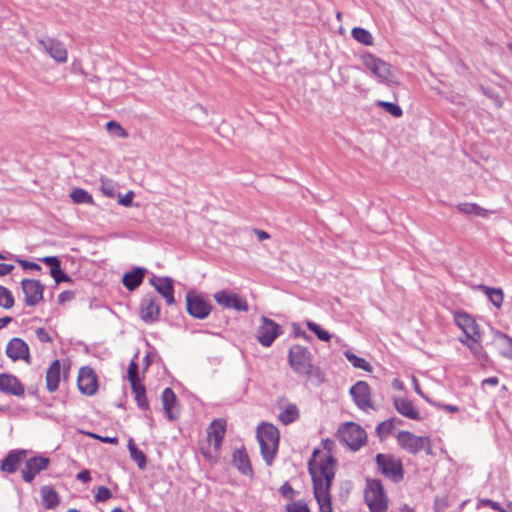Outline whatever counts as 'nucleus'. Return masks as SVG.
Instances as JSON below:
<instances>
[{"label": "nucleus", "instance_id": "f257e3e1", "mask_svg": "<svg viewBox=\"0 0 512 512\" xmlns=\"http://www.w3.org/2000/svg\"><path fill=\"white\" fill-rule=\"evenodd\" d=\"M331 441H323L324 449H315L308 463L312 479L314 497L320 512H332L330 488L336 471V461L329 449Z\"/></svg>", "mask_w": 512, "mask_h": 512}, {"label": "nucleus", "instance_id": "f03ea898", "mask_svg": "<svg viewBox=\"0 0 512 512\" xmlns=\"http://www.w3.org/2000/svg\"><path fill=\"white\" fill-rule=\"evenodd\" d=\"M360 60L365 69L369 71L379 83L386 85L398 83L397 73L388 62L369 52L361 54Z\"/></svg>", "mask_w": 512, "mask_h": 512}, {"label": "nucleus", "instance_id": "7ed1b4c3", "mask_svg": "<svg viewBox=\"0 0 512 512\" xmlns=\"http://www.w3.org/2000/svg\"><path fill=\"white\" fill-rule=\"evenodd\" d=\"M261 455L268 466L272 465L279 445V431L272 424H262L257 429Z\"/></svg>", "mask_w": 512, "mask_h": 512}, {"label": "nucleus", "instance_id": "20e7f679", "mask_svg": "<svg viewBox=\"0 0 512 512\" xmlns=\"http://www.w3.org/2000/svg\"><path fill=\"white\" fill-rule=\"evenodd\" d=\"M364 500L371 512H386L388 497L379 480L368 479L364 489Z\"/></svg>", "mask_w": 512, "mask_h": 512}, {"label": "nucleus", "instance_id": "39448f33", "mask_svg": "<svg viewBox=\"0 0 512 512\" xmlns=\"http://www.w3.org/2000/svg\"><path fill=\"white\" fill-rule=\"evenodd\" d=\"M226 432V422L223 419H215L207 429L208 448H201L202 454L210 462L216 461L217 453L221 447Z\"/></svg>", "mask_w": 512, "mask_h": 512}, {"label": "nucleus", "instance_id": "423d86ee", "mask_svg": "<svg viewBox=\"0 0 512 512\" xmlns=\"http://www.w3.org/2000/svg\"><path fill=\"white\" fill-rule=\"evenodd\" d=\"M397 442L403 450L412 455L422 450L427 455L432 454L431 440L427 436H417L409 431H400L397 435Z\"/></svg>", "mask_w": 512, "mask_h": 512}, {"label": "nucleus", "instance_id": "0eeeda50", "mask_svg": "<svg viewBox=\"0 0 512 512\" xmlns=\"http://www.w3.org/2000/svg\"><path fill=\"white\" fill-rule=\"evenodd\" d=\"M376 462L379 470L385 477L393 482H399L403 479L404 471L400 459L389 454H378Z\"/></svg>", "mask_w": 512, "mask_h": 512}, {"label": "nucleus", "instance_id": "6e6552de", "mask_svg": "<svg viewBox=\"0 0 512 512\" xmlns=\"http://www.w3.org/2000/svg\"><path fill=\"white\" fill-rule=\"evenodd\" d=\"M338 433L340 439L352 450H358L366 442V432L354 422L342 425Z\"/></svg>", "mask_w": 512, "mask_h": 512}, {"label": "nucleus", "instance_id": "1a4fd4ad", "mask_svg": "<svg viewBox=\"0 0 512 512\" xmlns=\"http://www.w3.org/2000/svg\"><path fill=\"white\" fill-rule=\"evenodd\" d=\"M289 363L298 374H309L312 370L311 354L301 345H294L289 350Z\"/></svg>", "mask_w": 512, "mask_h": 512}, {"label": "nucleus", "instance_id": "9d476101", "mask_svg": "<svg viewBox=\"0 0 512 512\" xmlns=\"http://www.w3.org/2000/svg\"><path fill=\"white\" fill-rule=\"evenodd\" d=\"M37 43L39 48L49 55L56 63L62 64L67 62L68 52L61 41L48 36H43L38 38Z\"/></svg>", "mask_w": 512, "mask_h": 512}, {"label": "nucleus", "instance_id": "9b49d317", "mask_svg": "<svg viewBox=\"0 0 512 512\" xmlns=\"http://www.w3.org/2000/svg\"><path fill=\"white\" fill-rule=\"evenodd\" d=\"M187 312L194 318L205 319L211 313V304L195 291H189L186 294Z\"/></svg>", "mask_w": 512, "mask_h": 512}, {"label": "nucleus", "instance_id": "f8f14e48", "mask_svg": "<svg viewBox=\"0 0 512 512\" xmlns=\"http://www.w3.org/2000/svg\"><path fill=\"white\" fill-rule=\"evenodd\" d=\"M454 321L456 325L463 331L465 337L470 340H477L482 338L480 326L473 316L466 312H456L454 314Z\"/></svg>", "mask_w": 512, "mask_h": 512}, {"label": "nucleus", "instance_id": "ddd939ff", "mask_svg": "<svg viewBox=\"0 0 512 512\" xmlns=\"http://www.w3.org/2000/svg\"><path fill=\"white\" fill-rule=\"evenodd\" d=\"M280 326L273 320L262 317L261 325L256 331V338L265 347L272 345L274 340L281 334Z\"/></svg>", "mask_w": 512, "mask_h": 512}, {"label": "nucleus", "instance_id": "4468645a", "mask_svg": "<svg viewBox=\"0 0 512 512\" xmlns=\"http://www.w3.org/2000/svg\"><path fill=\"white\" fill-rule=\"evenodd\" d=\"M214 300L222 307L227 309H234L236 311H248V304L244 298L237 295L236 293L221 290L216 292Z\"/></svg>", "mask_w": 512, "mask_h": 512}, {"label": "nucleus", "instance_id": "2eb2a0df", "mask_svg": "<svg viewBox=\"0 0 512 512\" xmlns=\"http://www.w3.org/2000/svg\"><path fill=\"white\" fill-rule=\"evenodd\" d=\"M21 288L25 295V303L28 306H36L43 299L44 285L33 279H23Z\"/></svg>", "mask_w": 512, "mask_h": 512}, {"label": "nucleus", "instance_id": "dca6fc26", "mask_svg": "<svg viewBox=\"0 0 512 512\" xmlns=\"http://www.w3.org/2000/svg\"><path fill=\"white\" fill-rule=\"evenodd\" d=\"M350 394L356 406L364 411L373 409L370 387L365 381H358L350 388Z\"/></svg>", "mask_w": 512, "mask_h": 512}, {"label": "nucleus", "instance_id": "f3484780", "mask_svg": "<svg viewBox=\"0 0 512 512\" xmlns=\"http://www.w3.org/2000/svg\"><path fill=\"white\" fill-rule=\"evenodd\" d=\"M77 382L83 394L90 396L97 390V377L90 367H82L80 369Z\"/></svg>", "mask_w": 512, "mask_h": 512}, {"label": "nucleus", "instance_id": "a211bd4d", "mask_svg": "<svg viewBox=\"0 0 512 512\" xmlns=\"http://www.w3.org/2000/svg\"><path fill=\"white\" fill-rule=\"evenodd\" d=\"M6 354L13 361L24 360L29 362V347L20 338L15 337L9 341L6 347Z\"/></svg>", "mask_w": 512, "mask_h": 512}, {"label": "nucleus", "instance_id": "6ab92c4d", "mask_svg": "<svg viewBox=\"0 0 512 512\" xmlns=\"http://www.w3.org/2000/svg\"><path fill=\"white\" fill-rule=\"evenodd\" d=\"M151 285L161 294L168 305L175 303L173 280L169 277H153L150 279Z\"/></svg>", "mask_w": 512, "mask_h": 512}, {"label": "nucleus", "instance_id": "aec40b11", "mask_svg": "<svg viewBox=\"0 0 512 512\" xmlns=\"http://www.w3.org/2000/svg\"><path fill=\"white\" fill-rule=\"evenodd\" d=\"M49 459L46 457H33L30 458L26 464L25 468L22 470V477L26 482H32L35 476L46 469L49 465Z\"/></svg>", "mask_w": 512, "mask_h": 512}, {"label": "nucleus", "instance_id": "412c9836", "mask_svg": "<svg viewBox=\"0 0 512 512\" xmlns=\"http://www.w3.org/2000/svg\"><path fill=\"white\" fill-rule=\"evenodd\" d=\"M141 318L146 323H153L158 320L160 307L156 299L146 296L142 299L140 307Z\"/></svg>", "mask_w": 512, "mask_h": 512}, {"label": "nucleus", "instance_id": "4be33fe9", "mask_svg": "<svg viewBox=\"0 0 512 512\" xmlns=\"http://www.w3.org/2000/svg\"><path fill=\"white\" fill-rule=\"evenodd\" d=\"M0 391L6 394L22 396L24 394V386L11 374H0Z\"/></svg>", "mask_w": 512, "mask_h": 512}, {"label": "nucleus", "instance_id": "5701e85b", "mask_svg": "<svg viewBox=\"0 0 512 512\" xmlns=\"http://www.w3.org/2000/svg\"><path fill=\"white\" fill-rule=\"evenodd\" d=\"M393 403L397 412L402 416L411 420H421L419 411L407 398L395 397Z\"/></svg>", "mask_w": 512, "mask_h": 512}, {"label": "nucleus", "instance_id": "b1692460", "mask_svg": "<svg viewBox=\"0 0 512 512\" xmlns=\"http://www.w3.org/2000/svg\"><path fill=\"white\" fill-rule=\"evenodd\" d=\"M233 465L238 471L247 476H252L253 470L247 452L244 449L234 451L232 456Z\"/></svg>", "mask_w": 512, "mask_h": 512}, {"label": "nucleus", "instance_id": "393cba45", "mask_svg": "<svg viewBox=\"0 0 512 512\" xmlns=\"http://www.w3.org/2000/svg\"><path fill=\"white\" fill-rule=\"evenodd\" d=\"M61 367L59 360H54L46 372V386L50 392L58 389Z\"/></svg>", "mask_w": 512, "mask_h": 512}, {"label": "nucleus", "instance_id": "a878e982", "mask_svg": "<svg viewBox=\"0 0 512 512\" xmlns=\"http://www.w3.org/2000/svg\"><path fill=\"white\" fill-rule=\"evenodd\" d=\"M144 272L143 268H136L131 272L125 273L122 279L123 285L128 290L133 291L142 283Z\"/></svg>", "mask_w": 512, "mask_h": 512}, {"label": "nucleus", "instance_id": "bb28decb", "mask_svg": "<svg viewBox=\"0 0 512 512\" xmlns=\"http://www.w3.org/2000/svg\"><path fill=\"white\" fill-rule=\"evenodd\" d=\"M24 456L25 451H11L2 461L1 470L7 473L15 472Z\"/></svg>", "mask_w": 512, "mask_h": 512}, {"label": "nucleus", "instance_id": "cd10ccee", "mask_svg": "<svg viewBox=\"0 0 512 512\" xmlns=\"http://www.w3.org/2000/svg\"><path fill=\"white\" fill-rule=\"evenodd\" d=\"M477 289L485 293V295L488 297L489 301L492 303L494 307L497 309H500L503 300H504V293L503 290L500 288H492L485 285H478Z\"/></svg>", "mask_w": 512, "mask_h": 512}, {"label": "nucleus", "instance_id": "c85d7f7f", "mask_svg": "<svg viewBox=\"0 0 512 512\" xmlns=\"http://www.w3.org/2000/svg\"><path fill=\"white\" fill-rule=\"evenodd\" d=\"M457 209L459 212L463 213V214H466V215H475V216H480V217H487L490 212L479 206L478 204L476 203H459L457 205Z\"/></svg>", "mask_w": 512, "mask_h": 512}, {"label": "nucleus", "instance_id": "c756f323", "mask_svg": "<svg viewBox=\"0 0 512 512\" xmlns=\"http://www.w3.org/2000/svg\"><path fill=\"white\" fill-rule=\"evenodd\" d=\"M42 503L47 509H53L59 504L57 492L50 486L41 488Z\"/></svg>", "mask_w": 512, "mask_h": 512}, {"label": "nucleus", "instance_id": "7c9ffc66", "mask_svg": "<svg viewBox=\"0 0 512 512\" xmlns=\"http://www.w3.org/2000/svg\"><path fill=\"white\" fill-rule=\"evenodd\" d=\"M278 418L283 424L288 425L299 418V409L295 404H288L280 412Z\"/></svg>", "mask_w": 512, "mask_h": 512}, {"label": "nucleus", "instance_id": "2f4dec72", "mask_svg": "<svg viewBox=\"0 0 512 512\" xmlns=\"http://www.w3.org/2000/svg\"><path fill=\"white\" fill-rule=\"evenodd\" d=\"M161 399H162L163 409L166 412L168 418L171 420L174 419L175 417L173 416V413H172V407L176 402L175 393L172 391V389L165 388L164 391L162 392Z\"/></svg>", "mask_w": 512, "mask_h": 512}, {"label": "nucleus", "instance_id": "473e14b6", "mask_svg": "<svg viewBox=\"0 0 512 512\" xmlns=\"http://www.w3.org/2000/svg\"><path fill=\"white\" fill-rule=\"evenodd\" d=\"M70 198L76 204H94L92 195L82 188H74L70 193Z\"/></svg>", "mask_w": 512, "mask_h": 512}, {"label": "nucleus", "instance_id": "72a5a7b5", "mask_svg": "<svg viewBox=\"0 0 512 512\" xmlns=\"http://www.w3.org/2000/svg\"><path fill=\"white\" fill-rule=\"evenodd\" d=\"M352 37L359 43L366 45V46H372L373 45V36L372 34L361 27H355L351 31Z\"/></svg>", "mask_w": 512, "mask_h": 512}, {"label": "nucleus", "instance_id": "f704fd0d", "mask_svg": "<svg viewBox=\"0 0 512 512\" xmlns=\"http://www.w3.org/2000/svg\"><path fill=\"white\" fill-rule=\"evenodd\" d=\"M131 386L138 406L142 409H148L145 387L141 383H136Z\"/></svg>", "mask_w": 512, "mask_h": 512}, {"label": "nucleus", "instance_id": "c9c22d12", "mask_svg": "<svg viewBox=\"0 0 512 512\" xmlns=\"http://www.w3.org/2000/svg\"><path fill=\"white\" fill-rule=\"evenodd\" d=\"M128 449L130 457L137 463L140 469H144L146 467V457L144 453L135 446L133 440L128 442Z\"/></svg>", "mask_w": 512, "mask_h": 512}, {"label": "nucleus", "instance_id": "e433bc0d", "mask_svg": "<svg viewBox=\"0 0 512 512\" xmlns=\"http://www.w3.org/2000/svg\"><path fill=\"white\" fill-rule=\"evenodd\" d=\"M345 357L355 368H359L367 372L371 371L370 364L365 359L356 356L354 353L347 351L345 352Z\"/></svg>", "mask_w": 512, "mask_h": 512}, {"label": "nucleus", "instance_id": "4c0bfd02", "mask_svg": "<svg viewBox=\"0 0 512 512\" xmlns=\"http://www.w3.org/2000/svg\"><path fill=\"white\" fill-rule=\"evenodd\" d=\"M306 326L308 327V329L310 331L315 333L317 338L321 341L328 342L332 338V335L330 333H328L326 330L322 329V327L320 325H318L317 323H315L313 321L307 320Z\"/></svg>", "mask_w": 512, "mask_h": 512}, {"label": "nucleus", "instance_id": "58836bf2", "mask_svg": "<svg viewBox=\"0 0 512 512\" xmlns=\"http://www.w3.org/2000/svg\"><path fill=\"white\" fill-rule=\"evenodd\" d=\"M100 182V189L102 193L109 198H114L116 196V184L114 181L106 177H102Z\"/></svg>", "mask_w": 512, "mask_h": 512}, {"label": "nucleus", "instance_id": "ea45409f", "mask_svg": "<svg viewBox=\"0 0 512 512\" xmlns=\"http://www.w3.org/2000/svg\"><path fill=\"white\" fill-rule=\"evenodd\" d=\"M459 340L462 344L466 345L476 357H480L482 355L483 348L480 343L481 339L470 340L467 337V338H460Z\"/></svg>", "mask_w": 512, "mask_h": 512}, {"label": "nucleus", "instance_id": "a19ab883", "mask_svg": "<svg viewBox=\"0 0 512 512\" xmlns=\"http://www.w3.org/2000/svg\"><path fill=\"white\" fill-rule=\"evenodd\" d=\"M377 106L383 108L386 112H388L394 117H401L403 114L401 107L391 102L377 101Z\"/></svg>", "mask_w": 512, "mask_h": 512}, {"label": "nucleus", "instance_id": "79ce46f5", "mask_svg": "<svg viewBox=\"0 0 512 512\" xmlns=\"http://www.w3.org/2000/svg\"><path fill=\"white\" fill-rule=\"evenodd\" d=\"M106 129L110 134H112L118 138H127L128 137V133L126 132V130H124L122 128V126L116 121H109L106 124Z\"/></svg>", "mask_w": 512, "mask_h": 512}, {"label": "nucleus", "instance_id": "37998d69", "mask_svg": "<svg viewBox=\"0 0 512 512\" xmlns=\"http://www.w3.org/2000/svg\"><path fill=\"white\" fill-rule=\"evenodd\" d=\"M14 305V298L11 294V292L3 287L0 286V306L9 309Z\"/></svg>", "mask_w": 512, "mask_h": 512}, {"label": "nucleus", "instance_id": "c03bdc74", "mask_svg": "<svg viewBox=\"0 0 512 512\" xmlns=\"http://www.w3.org/2000/svg\"><path fill=\"white\" fill-rule=\"evenodd\" d=\"M287 512H310V509L305 501H294L286 506Z\"/></svg>", "mask_w": 512, "mask_h": 512}, {"label": "nucleus", "instance_id": "a18cd8bd", "mask_svg": "<svg viewBox=\"0 0 512 512\" xmlns=\"http://www.w3.org/2000/svg\"><path fill=\"white\" fill-rule=\"evenodd\" d=\"M112 497L111 491L105 486H99L94 495L96 502H105Z\"/></svg>", "mask_w": 512, "mask_h": 512}, {"label": "nucleus", "instance_id": "49530a36", "mask_svg": "<svg viewBox=\"0 0 512 512\" xmlns=\"http://www.w3.org/2000/svg\"><path fill=\"white\" fill-rule=\"evenodd\" d=\"M128 380L131 385L140 383V379L138 377V364L132 360L128 367Z\"/></svg>", "mask_w": 512, "mask_h": 512}, {"label": "nucleus", "instance_id": "de8ad7c7", "mask_svg": "<svg viewBox=\"0 0 512 512\" xmlns=\"http://www.w3.org/2000/svg\"><path fill=\"white\" fill-rule=\"evenodd\" d=\"M51 276L53 277V279L55 280V282L57 284L61 283V282H69V281H71V278L66 273H64L62 271L61 265L56 270L51 271Z\"/></svg>", "mask_w": 512, "mask_h": 512}, {"label": "nucleus", "instance_id": "09e8293b", "mask_svg": "<svg viewBox=\"0 0 512 512\" xmlns=\"http://www.w3.org/2000/svg\"><path fill=\"white\" fill-rule=\"evenodd\" d=\"M392 428H393L392 420L383 421L377 426V433L379 436L382 437V436L389 434L390 431L392 430Z\"/></svg>", "mask_w": 512, "mask_h": 512}, {"label": "nucleus", "instance_id": "8fccbe9b", "mask_svg": "<svg viewBox=\"0 0 512 512\" xmlns=\"http://www.w3.org/2000/svg\"><path fill=\"white\" fill-rule=\"evenodd\" d=\"M41 261L50 267V272L56 270L61 265L60 260L55 256L43 257Z\"/></svg>", "mask_w": 512, "mask_h": 512}, {"label": "nucleus", "instance_id": "3c124183", "mask_svg": "<svg viewBox=\"0 0 512 512\" xmlns=\"http://www.w3.org/2000/svg\"><path fill=\"white\" fill-rule=\"evenodd\" d=\"M280 494L286 498V499H292L294 497V489L292 488V486L288 483V482H285L281 487H280Z\"/></svg>", "mask_w": 512, "mask_h": 512}, {"label": "nucleus", "instance_id": "603ef678", "mask_svg": "<svg viewBox=\"0 0 512 512\" xmlns=\"http://www.w3.org/2000/svg\"><path fill=\"white\" fill-rule=\"evenodd\" d=\"M482 91L485 95H487L493 101L494 105L497 108H500L503 105V101L498 94H495L492 91L485 89V88H482Z\"/></svg>", "mask_w": 512, "mask_h": 512}, {"label": "nucleus", "instance_id": "864d4df0", "mask_svg": "<svg viewBox=\"0 0 512 512\" xmlns=\"http://www.w3.org/2000/svg\"><path fill=\"white\" fill-rule=\"evenodd\" d=\"M134 192L128 191L123 197H120L118 203L125 207H130L133 203Z\"/></svg>", "mask_w": 512, "mask_h": 512}, {"label": "nucleus", "instance_id": "5fc2aeb1", "mask_svg": "<svg viewBox=\"0 0 512 512\" xmlns=\"http://www.w3.org/2000/svg\"><path fill=\"white\" fill-rule=\"evenodd\" d=\"M18 262L24 269L41 270V266L35 262H30L27 260H18Z\"/></svg>", "mask_w": 512, "mask_h": 512}, {"label": "nucleus", "instance_id": "6e6d98bb", "mask_svg": "<svg viewBox=\"0 0 512 512\" xmlns=\"http://www.w3.org/2000/svg\"><path fill=\"white\" fill-rule=\"evenodd\" d=\"M36 335L39 338V340L42 341V342H49V341H51V338H50L48 332L44 328H38L36 330Z\"/></svg>", "mask_w": 512, "mask_h": 512}, {"label": "nucleus", "instance_id": "4d7b16f0", "mask_svg": "<svg viewBox=\"0 0 512 512\" xmlns=\"http://www.w3.org/2000/svg\"><path fill=\"white\" fill-rule=\"evenodd\" d=\"M411 380H412V384H413V387H414L415 392H416L419 396H421L423 399L428 400L427 396H426V395L423 393V391L421 390V388H420V385H419V382H418L417 378H416L414 375H412V376H411Z\"/></svg>", "mask_w": 512, "mask_h": 512}, {"label": "nucleus", "instance_id": "13d9d810", "mask_svg": "<svg viewBox=\"0 0 512 512\" xmlns=\"http://www.w3.org/2000/svg\"><path fill=\"white\" fill-rule=\"evenodd\" d=\"M498 336L504 341L508 342L511 346V351L505 352V357L512 359V338L504 333H499Z\"/></svg>", "mask_w": 512, "mask_h": 512}, {"label": "nucleus", "instance_id": "bf43d9fd", "mask_svg": "<svg viewBox=\"0 0 512 512\" xmlns=\"http://www.w3.org/2000/svg\"><path fill=\"white\" fill-rule=\"evenodd\" d=\"M89 435L93 438L99 439L100 441H102L104 443H112V444L117 443L116 437H102V436H99V435L93 434V433H90Z\"/></svg>", "mask_w": 512, "mask_h": 512}, {"label": "nucleus", "instance_id": "052dcab7", "mask_svg": "<svg viewBox=\"0 0 512 512\" xmlns=\"http://www.w3.org/2000/svg\"><path fill=\"white\" fill-rule=\"evenodd\" d=\"M76 478L84 483H87L91 480L90 472L88 470H83L77 474Z\"/></svg>", "mask_w": 512, "mask_h": 512}, {"label": "nucleus", "instance_id": "680f3d73", "mask_svg": "<svg viewBox=\"0 0 512 512\" xmlns=\"http://www.w3.org/2000/svg\"><path fill=\"white\" fill-rule=\"evenodd\" d=\"M13 269L14 266L11 264H0V276L9 274Z\"/></svg>", "mask_w": 512, "mask_h": 512}, {"label": "nucleus", "instance_id": "e2e57ef3", "mask_svg": "<svg viewBox=\"0 0 512 512\" xmlns=\"http://www.w3.org/2000/svg\"><path fill=\"white\" fill-rule=\"evenodd\" d=\"M391 386L393 389L395 390H399V391H402L404 390V384L401 380H399L398 378H395L393 379L392 383H391Z\"/></svg>", "mask_w": 512, "mask_h": 512}, {"label": "nucleus", "instance_id": "0e129e2a", "mask_svg": "<svg viewBox=\"0 0 512 512\" xmlns=\"http://www.w3.org/2000/svg\"><path fill=\"white\" fill-rule=\"evenodd\" d=\"M482 502H483V504L490 506L494 510H498V511L502 510L499 503H497L495 501L487 499V500H483Z\"/></svg>", "mask_w": 512, "mask_h": 512}, {"label": "nucleus", "instance_id": "69168bd1", "mask_svg": "<svg viewBox=\"0 0 512 512\" xmlns=\"http://www.w3.org/2000/svg\"><path fill=\"white\" fill-rule=\"evenodd\" d=\"M499 382L498 378L497 377H489V378H486L482 381V385H491V386H495L497 385Z\"/></svg>", "mask_w": 512, "mask_h": 512}, {"label": "nucleus", "instance_id": "338daca9", "mask_svg": "<svg viewBox=\"0 0 512 512\" xmlns=\"http://www.w3.org/2000/svg\"><path fill=\"white\" fill-rule=\"evenodd\" d=\"M255 234L257 235L259 241L266 240V239H268L270 237L269 234L267 232L263 231V230L256 229L255 230Z\"/></svg>", "mask_w": 512, "mask_h": 512}, {"label": "nucleus", "instance_id": "774afa93", "mask_svg": "<svg viewBox=\"0 0 512 512\" xmlns=\"http://www.w3.org/2000/svg\"><path fill=\"white\" fill-rule=\"evenodd\" d=\"M499 333H500V332H497V333H496V338L500 341V343H501L503 346H505V350L502 352V353H503V355L505 356V352H507V351H511V346H510V344H509L508 342L504 341L503 339H501V338L498 336V334H499Z\"/></svg>", "mask_w": 512, "mask_h": 512}]
</instances>
